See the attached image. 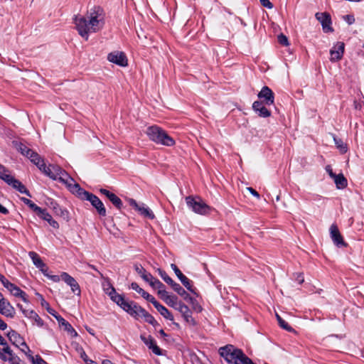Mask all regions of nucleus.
<instances>
[{
  "instance_id": "nucleus-1",
  "label": "nucleus",
  "mask_w": 364,
  "mask_h": 364,
  "mask_svg": "<svg viewBox=\"0 0 364 364\" xmlns=\"http://www.w3.org/2000/svg\"><path fill=\"white\" fill-rule=\"evenodd\" d=\"M105 13L99 6H94L87 11L85 16H75L73 22L79 35L87 41L90 33H97L105 26Z\"/></svg>"
},
{
  "instance_id": "nucleus-2",
  "label": "nucleus",
  "mask_w": 364,
  "mask_h": 364,
  "mask_svg": "<svg viewBox=\"0 0 364 364\" xmlns=\"http://www.w3.org/2000/svg\"><path fill=\"white\" fill-rule=\"evenodd\" d=\"M219 353L230 364H255L244 352L233 345H226L219 348Z\"/></svg>"
},
{
  "instance_id": "nucleus-3",
  "label": "nucleus",
  "mask_w": 364,
  "mask_h": 364,
  "mask_svg": "<svg viewBox=\"0 0 364 364\" xmlns=\"http://www.w3.org/2000/svg\"><path fill=\"white\" fill-rule=\"evenodd\" d=\"M145 133L151 141L157 144L171 146L175 144L173 139L166 131L156 125L147 127Z\"/></svg>"
},
{
  "instance_id": "nucleus-4",
  "label": "nucleus",
  "mask_w": 364,
  "mask_h": 364,
  "mask_svg": "<svg viewBox=\"0 0 364 364\" xmlns=\"http://www.w3.org/2000/svg\"><path fill=\"white\" fill-rule=\"evenodd\" d=\"M186 202L188 207L196 213L205 215L210 210V207L200 197L187 196Z\"/></svg>"
},
{
  "instance_id": "nucleus-5",
  "label": "nucleus",
  "mask_w": 364,
  "mask_h": 364,
  "mask_svg": "<svg viewBox=\"0 0 364 364\" xmlns=\"http://www.w3.org/2000/svg\"><path fill=\"white\" fill-rule=\"evenodd\" d=\"M134 269L141 277L148 282L152 288H164V284L158 279L154 277L151 274L147 272L141 265L136 264Z\"/></svg>"
},
{
  "instance_id": "nucleus-6",
  "label": "nucleus",
  "mask_w": 364,
  "mask_h": 364,
  "mask_svg": "<svg viewBox=\"0 0 364 364\" xmlns=\"http://www.w3.org/2000/svg\"><path fill=\"white\" fill-rule=\"evenodd\" d=\"M85 194L86 197L84 200L90 201L100 216H105L107 214L106 208L102 200L97 196L90 192Z\"/></svg>"
},
{
  "instance_id": "nucleus-7",
  "label": "nucleus",
  "mask_w": 364,
  "mask_h": 364,
  "mask_svg": "<svg viewBox=\"0 0 364 364\" xmlns=\"http://www.w3.org/2000/svg\"><path fill=\"white\" fill-rule=\"evenodd\" d=\"M0 314L9 318H14L16 314L15 309L11 303L4 298L0 292Z\"/></svg>"
},
{
  "instance_id": "nucleus-8",
  "label": "nucleus",
  "mask_w": 364,
  "mask_h": 364,
  "mask_svg": "<svg viewBox=\"0 0 364 364\" xmlns=\"http://www.w3.org/2000/svg\"><path fill=\"white\" fill-rule=\"evenodd\" d=\"M107 60L121 67H126L128 65L127 58L122 51L115 50L109 53L107 55Z\"/></svg>"
},
{
  "instance_id": "nucleus-9",
  "label": "nucleus",
  "mask_w": 364,
  "mask_h": 364,
  "mask_svg": "<svg viewBox=\"0 0 364 364\" xmlns=\"http://www.w3.org/2000/svg\"><path fill=\"white\" fill-rule=\"evenodd\" d=\"M171 267L183 285L191 293L196 294V288L193 287L192 282L181 272L176 264H171Z\"/></svg>"
},
{
  "instance_id": "nucleus-10",
  "label": "nucleus",
  "mask_w": 364,
  "mask_h": 364,
  "mask_svg": "<svg viewBox=\"0 0 364 364\" xmlns=\"http://www.w3.org/2000/svg\"><path fill=\"white\" fill-rule=\"evenodd\" d=\"M316 18L321 23L322 28L325 33L333 32V29L331 26V18L329 14L326 12L316 13Z\"/></svg>"
},
{
  "instance_id": "nucleus-11",
  "label": "nucleus",
  "mask_w": 364,
  "mask_h": 364,
  "mask_svg": "<svg viewBox=\"0 0 364 364\" xmlns=\"http://www.w3.org/2000/svg\"><path fill=\"white\" fill-rule=\"evenodd\" d=\"M331 238L333 243L338 247H346L347 244L344 242L338 228L336 224H332L329 229Z\"/></svg>"
},
{
  "instance_id": "nucleus-12",
  "label": "nucleus",
  "mask_w": 364,
  "mask_h": 364,
  "mask_svg": "<svg viewBox=\"0 0 364 364\" xmlns=\"http://www.w3.org/2000/svg\"><path fill=\"white\" fill-rule=\"evenodd\" d=\"M345 44L343 42H337L330 50L331 61L336 62L341 60L343 55Z\"/></svg>"
},
{
  "instance_id": "nucleus-13",
  "label": "nucleus",
  "mask_w": 364,
  "mask_h": 364,
  "mask_svg": "<svg viewBox=\"0 0 364 364\" xmlns=\"http://www.w3.org/2000/svg\"><path fill=\"white\" fill-rule=\"evenodd\" d=\"M122 309L127 312L130 316L138 319L139 318H140L141 315L140 310H143V308L139 306L134 301H128L126 304H124Z\"/></svg>"
},
{
  "instance_id": "nucleus-14",
  "label": "nucleus",
  "mask_w": 364,
  "mask_h": 364,
  "mask_svg": "<svg viewBox=\"0 0 364 364\" xmlns=\"http://www.w3.org/2000/svg\"><path fill=\"white\" fill-rule=\"evenodd\" d=\"M4 287L14 296L21 298L24 302H28L26 294L16 284L8 281Z\"/></svg>"
},
{
  "instance_id": "nucleus-15",
  "label": "nucleus",
  "mask_w": 364,
  "mask_h": 364,
  "mask_svg": "<svg viewBox=\"0 0 364 364\" xmlns=\"http://www.w3.org/2000/svg\"><path fill=\"white\" fill-rule=\"evenodd\" d=\"M61 279L63 280L71 288L72 291L77 294H80V288L77 281L68 274L67 272H63L60 274Z\"/></svg>"
},
{
  "instance_id": "nucleus-16",
  "label": "nucleus",
  "mask_w": 364,
  "mask_h": 364,
  "mask_svg": "<svg viewBox=\"0 0 364 364\" xmlns=\"http://www.w3.org/2000/svg\"><path fill=\"white\" fill-rule=\"evenodd\" d=\"M259 99H263L265 105H271L274 104V95L272 90L267 87L264 86L261 91L257 95Z\"/></svg>"
},
{
  "instance_id": "nucleus-17",
  "label": "nucleus",
  "mask_w": 364,
  "mask_h": 364,
  "mask_svg": "<svg viewBox=\"0 0 364 364\" xmlns=\"http://www.w3.org/2000/svg\"><path fill=\"white\" fill-rule=\"evenodd\" d=\"M140 338L144 343L151 350L154 354L157 355H162L161 349L156 345L155 340L151 336H146L141 335Z\"/></svg>"
},
{
  "instance_id": "nucleus-18",
  "label": "nucleus",
  "mask_w": 364,
  "mask_h": 364,
  "mask_svg": "<svg viewBox=\"0 0 364 364\" xmlns=\"http://www.w3.org/2000/svg\"><path fill=\"white\" fill-rule=\"evenodd\" d=\"M7 336L9 341L16 347L23 346L27 348V344L24 341L23 337L21 336L16 331L11 330L8 333Z\"/></svg>"
},
{
  "instance_id": "nucleus-19",
  "label": "nucleus",
  "mask_w": 364,
  "mask_h": 364,
  "mask_svg": "<svg viewBox=\"0 0 364 364\" xmlns=\"http://www.w3.org/2000/svg\"><path fill=\"white\" fill-rule=\"evenodd\" d=\"M183 316L184 320L192 325H195L196 322L192 317V312L190 309L183 303L179 305L176 309Z\"/></svg>"
},
{
  "instance_id": "nucleus-20",
  "label": "nucleus",
  "mask_w": 364,
  "mask_h": 364,
  "mask_svg": "<svg viewBox=\"0 0 364 364\" xmlns=\"http://www.w3.org/2000/svg\"><path fill=\"white\" fill-rule=\"evenodd\" d=\"M56 172V180L63 183L64 184H70V183H73L74 180L71 178L68 173L63 170L61 167L58 166V167L55 168V173Z\"/></svg>"
},
{
  "instance_id": "nucleus-21",
  "label": "nucleus",
  "mask_w": 364,
  "mask_h": 364,
  "mask_svg": "<svg viewBox=\"0 0 364 364\" xmlns=\"http://www.w3.org/2000/svg\"><path fill=\"white\" fill-rule=\"evenodd\" d=\"M252 109L259 117H268L271 115L270 111L266 108L261 101H255L252 105Z\"/></svg>"
},
{
  "instance_id": "nucleus-22",
  "label": "nucleus",
  "mask_w": 364,
  "mask_h": 364,
  "mask_svg": "<svg viewBox=\"0 0 364 364\" xmlns=\"http://www.w3.org/2000/svg\"><path fill=\"white\" fill-rule=\"evenodd\" d=\"M55 318L58 321L59 326L61 327H63L64 330L66 331L68 333H70L71 337H77V333L76 332V331L61 316H55Z\"/></svg>"
},
{
  "instance_id": "nucleus-23",
  "label": "nucleus",
  "mask_w": 364,
  "mask_h": 364,
  "mask_svg": "<svg viewBox=\"0 0 364 364\" xmlns=\"http://www.w3.org/2000/svg\"><path fill=\"white\" fill-rule=\"evenodd\" d=\"M36 215L41 219L47 221L53 228L56 229L59 228L58 222L53 219L52 216L46 209L41 208Z\"/></svg>"
},
{
  "instance_id": "nucleus-24",
  "label": "nucleus",
  "mask_w": 364,
  "mask_h": 364,
  "mask_svg": "<svg viewBox=\"0 0 364 364\" xmlns=\"http://www.w3.org/2000/svg\"><path fill=\"white\" fill-rule=\"evenodd\" d=\"M23 314L28 318L33 321V324L37 325L39 327L43 326V321L33 310H23Z\"/></svg>"
},
{
  "instance_id": "nucleus-25",
  "label": "nucleus",
  "mask_w": 364,
  "mask_h": 364,
  "mask_svg": "<svg viewBox=\"0 0 364 364\" xmlns=\"http://www.w3.org/2000/svg\"><path fill=\"white\" fill-rule=\"evenodd\" d=\"M66 186L73 193L77 194L82 200H84V198L86 197L85 193H89L88 191H86L82 188L75 181L73 183H70V184H67Z\"/></svg>"
},
{
  "instance_id": "nucleus-26",
  "label": "nucleus",
  "mask_w": 364,
  "mask_h": 364,
  "mask_svg": "<svg viewBox=\"0 0 364 364\" xmlns=\"http://www.w3.org/2000/svg\"><path fill=\"white\" fill-rule=\"evenodd\" d=\"M171 287L178 294L183 297L184 300L190 303L193 302L194 299L191 297L179 284L176 282Z\"/></svg>"
},
{
  "instance_id": "nucleus-27",
  "label": "nucleus",
  "mask_w": 364,
  "mask_h": 364,
  "mask_svg": "<svg viewBox=\"0 0 364 364\" xmlns=\"http://www.w3.org/2000/svg\"><path fill=\"white\" fill-rule=\"evenodd\" d=\"M28 255L32 259L33 264L44 273V268L46 267V264L42 261L39 255L35 252H29Z\"/></svg>"
},
{
  "instance_id": "nucleus-28",
  "label": "nucleus",
  "mask_w": 364,
  "mask_h": 364,
  "mask_svg": "<svg viewBox=\"0 0 364 364\" xmlns=\"http://www.w3.org/2000/svg\"><path fill=\"white\" fill-rule=\"evenodd\" d=\"M109 295L111 299L122 309H123L124 304H126L128 301L125 300L122 295L117 294L114 288H112V291L109 293Z\"/></svg>"
},
{
  "instance_id": "nucleus-29",
  "label": "nucleus",
  "mask_w": 364,
  "mask_h": 364,
  "mask_svg": "<svg viewBox=\"0 0 364 364\" xmlns=\"http://www.w3.org/2000/svg\"><path fill=\"white\" fill-rule=\"evenodd\" d=\"M3 350L4 353L9 355V362L10 364H25L24 362L19 358V357L13 353L9 346L3 348Z\"/></svg>"
},
{
  "instance_id": "nucleus-30",
  "label": "nucleus",
  "mask_w": 364,
  "mask_h": 364,
  "mask_svg": "<svg viewBox=\"0 0 364 364\" xmlns=\"http://www.w3.org/2000/svg\"><path fill=\"white\" fill-rule=\"evenodd\" d=\"M58 167L57 165H49L47 166L46 164L41 168V171L46 176H49L53 180H56V172L55 173V168Z\"/></svg>"
},
{
  "instance_id": "nucleus-31",
  "label": "nucleus",
  "mask_w": 364,
  "mask_h": 364,
  "mask_svg": "<svg viewBox=\"0 0 364 364\" xmlns=\"http://www.w3.org/2000/svg\"><path fill=\"white\" fill-rule=\"evenodd\" d=\"M32 163H33L37 167L41 170V168L45 164L43 159L40 156V155L33 151L31 154L28 157Z\"/></svg>"
},
{
  "instance_id": "nucleus-32",
  "label": "nucleus",
  "mask_w": 364,
  "mask_h": 364,
  "mask_svg": "<svg viewBox=\"0 0 364 364\" xmlns=\"http://www.w3.org/2000/svg\"><path fill=\"white\" fill-rule=\"evenodd\" d=\"M155 308L160 313V314L164 316L166 319L173 321V316L171 313L166 309L165 306L159 303L156 305Z\"/></svg>"
},
{
  "instance_id": "nucleus-33",
  "label": "nucleus",
  "mask_w": 364,
  "mask_h": 364,
  "mask_svg": "<svg viewBox=\"0 0 364 364\" xmlns=\"http://www.w3.org/2000/svg\"><path fill=\"white\" fill-rule=\"evenodd\" d=\"M333 179L338 189H343L348 185L347 180L342 173L336 175Z\"/></svg>"
},
{
  "instance_id": "nucleus-34",
  "label": "nucleus",
  "mask_w": 364,
  "mask_h": 364,
  "mask_svg": "<svg viewBox=\"0 0 364 364\" xmlns=\"http://www.w3.org/2000/svg\"><path fill=\"white\" fill-rule=\"evenodd\" d=\"M141 311V315L140 318H144V321L152 326H156L158 324L157 321L155 320V318L149 314L144 309Z\"/></svg>"
},
{
  "instance_id": "nucleus-35",
  "label": "nucleus",
  "mask_w": 364,
  "mask_h": 364,
  "mask_svg": "<svg viewBox=\"0 0 364 364\" xmlns=\"http://www.w3.org/2000/svg\"><path fill=\"white\" fill-rule=\"evenodd\" d=\"M108 199L118 210L122 208L123 203L122 200L114 193L111 194Z\"/></svg>"
},
{
  "instance_id": "nucleus-36",
  "label": "nucleus",
  "mask_w": 364,
  "mask_h": 364,
  "mask_svg": "<svg viewBox=\"0 0 364 364\" xmlns=\"http://www.w3.org/2000/svg\"><path fill=\"white\" fill-rule=\"evenodd\" d=\"M138 211L139 212V213L141 215H143L146 218H148L149 219H154V215L153 212L148 207L144 206V204H142L140 206Z\"/></svg>"
},
{
  "instance_id": "nucleus-37",
  "label": "nucleus",
  "mask_w": 364,
  "mask_h": 364,
  "mask_svg": "<svg viewBox=\"0 0 364 364\" xmlns=\"http://www.w3.org/2000/svg\"><path fill=\"white\" fill-rule=\"evenodd\" d=\"M166 304L169 306L174 308L176 309L182 302H178L177 300V297L176 296L170 295L168 297L165 299L164 301Z\"/></svg>"
},
{
  "instance_id": "nucleus-38",
  "label": "nucleus",
  "mask_w": 364,
  "mask_h": 364,
  "mask_svg": "<svg viewBox=\"0 0 364 364\" xmlns=\"http://www.w3.org/2000/svg\"><path fill=\"white\" fill-rule=\"evenodd\" d=\"M276 317L279 326L289 332H291L294 329L289 325V323L284 321L279 314H276Z\"/></svg>"
},
{
  "instance_id": "nucleus-39",
  "label": "nucleus",
  "mask_w": 364,
  "mask_h": 364,
  "mask_svg": "<svg viewBox=\"0 0 364 364\" xmlns=\"http://www.w3.org/2000/svg\"><path fill=\"white\" fill-rule=\"evenodd\" d=\"M28 358L32 364H48L39 355L33 356L32 354H28Z\"/></svg>"
},
{
  "instance_id": "nucleus-40",
  "label": "nucleus",
  "mask_w": 364,
  "mask_h": 364,
  "mask_svg": "<svg viewBox=\"0 0 364 364\" xmlns=\"http://www.w3.org/2000/svg\"><path fill=\"white\" fill-rule=\"evenodd\" d=\"M158 272L160 277L164 280L165 282H166L168 284H169L171 287L173 286V284L176 282L166 274V272L161 269H158Z\"/></svg>"
},
{
  "instance_id": "nucleus-41",
  "label": "nucleus",
  "mask_w": 364,
  "mask_h": 364,
  "mask_svg": "<svg viewBox=\"0 0 364 364\" xmlns=\"http://www.w3.org/2000/svg\"><path fill=\"white\" fill-rule=\"evenodd\" d=\"M333 140L336 147L340 150L341 153L344 154L347 151V146L341 139H338L334 136Z\"/></svg>"
},
{
  "instance_id": "nucleus-42",
  "label": "nucleus",
  "mask_w": 364,
  "mask_h": 364,
  "mask_svg": "<svg viewBox=\"0 0 364 364\" xmlns=\"http://www.w3.org/2000/svg\"><path fill=\"white\" fill-rule=\"evenodd\" d=\"M17 149L24 156L28 157L29 155L33 151L32 149L28 148L25 144L22 143H18L16 145Z\"/></svg>"
},
{
  "instance_id": "nucleus-43",
  "label": "nucleus",
  "mask_w": 364,
  "mask_h": 364,
  "mask_svg": "<svg viewBox=\"0 0 364 364\" xmlns=\"http://www.w3.org/2000/svg\"><path fill=\"white\" fill-rule=\"evenodd\" d=\"M21 200L27 205L33 211L37 214V213L40 210L41 208V207L38 206L36 204H35L32 200L26 198H21Z\"/></svg>"
},
{
  "instance_id": "nucleus-44",
  "label": "nucleus",
  "mask_w": 364,
  "mask_h": 364,
  "mask_svg": "<svg viewBox=\"0 0 364 364\" xmlns=\"http://www.w3.org/2000/svg\"><path fill=\"white\" fill-rule=\"evenodd\" d=\"M16 186H14V188L16 189L18 191H19L21 193H24L26 196L31 197L30 192L27 190L26 186L18 180V181H16Z\"/></svg>"
},
{
  "instance_id": "nucleus-45",
  "label": "nucleus",
  "mask_w": 364,
  "mask_h": 364,
  "mask_svg": "<svg viewBox=\"0 0 364 364\" xmlns=\"http://www.w3.org/2000/svg\"><path fill=\"white\" fill-rule=\"evenodd\" d=\"M16 186H14V188L16 189L18 191H19L21 193H24L26 196L31 197L30 192L27 190L26 186L18 180V181H16Z\"/></svg>"
},
{
  "instance_id": "nucleus-46",
  "label": "nucleus",
  "mask_w": 364,
  "mask_h": 364,
  "mask_svg": "<svg viewBox=\"0 0 364 364\" xmlns=\"http://www.w3.org/2000/svg\"><path fill=\"white\" fill-rule=\"evenodd\" d=\"M155 289H158V294L160 296V297L165 301V299L168 297L170 295L166 291L165 287L164 286V288H154Z\"/></svg>"
},
{
  "instance_id": "nucleus-47",
  "label": "nucleus",
  "mask_w": 364,
  "mask_h": 364,
  "mask_svg": "<svg viewBox=\"0 0 364 364\" xmlns=\"http://www.w3.org/2000/svg\"><path fill=\"white\" fill-rule=\"evenodd\" d=\"M278 42L282 46L289 45L288 38L282 33L278 36Z\"/></svg>"
},
{
  "instance_id": "nucleus-48",
  "label": "nucleus",
  "mask_w": 364,
  "mask_h": 364,
  "mask_svg": "<svg viewBox=\"0 0 364 364\" xmlns=\"http://www.w3.org/2000/svg\"><path fill=\"white\" fill-rule=\"evenodd\" d=\"M131 289L138 292L139 294H141V292H144V290L141 288L137 283L132 282L130 286Z\"/></svg>"
},
{
  "instance_id": "nucleus-49",
  "label": "nucleus",
  "mask_w": 364,
  "mask_h": 364,
  "mask_svg": "<svg viewBox=\"0 0 364 364\" xmlns=\"http://www.w3.org/2000/svg\"><path fill=\"white\" fill-rule=\"evenodd\" d=\"M75 349L77 351V353L80 354V356L82 360H84L85 358H86L87 357V354L85 353V352L83 350L82 346H80L77 345Z\"/></svg>"
},
{
  "instance_id": "nucleus-50",
  "label": "nucleus",
  "mask_w": 364,
  "mask_h": 364,
  "mask_svg": "<svg viewBox=\"0 0 364 364\" xmlns=\"http://www.w3.org/2000/svg\"><path fill=\"white\" fill-rule=\"evenodd\" d=\"M262 6L267 9H272L273 4L269 0H259Z\"/></svg>"
},
{
  "instance_id": "nucleus-51",
  "label": "nucleus",
  "mask_w": 364,
  "mask_h": 364,
  "mask_svg": "<svg viewBox=\"0 0 364 364\" xmlns=\"http://www.w3.org/2000/svg\"><path fill=\"white\" fill-rule=\"evenodd\" d=\"M146 300L151 302L154 305V307L156 306V305H157L159 303L156 300V299L153 296H151L149 294L148 296H146Z\"/></svg>"
},
{
  "instance_id": "nucleus-52",
  "label": "nucleus",
  "mask_w": 364,
  "mask_h": 364,
  "mask_svg": "<svg viewBox=\"0 0 364 364\" xmlns=\"http://www.w3.org/2000/svg\"><path fill=\"white\" fill-rule=\"evenodd\" d=\"M44 274L46 276H47L49 279H50L54 282H58L61 279L60 276H58V275H48L45 273H44Z\"/></svg>"
},
{
  "instance_id": "nucleus-53",
  "label": "nucleus",
  "mask_w": 364,
  "mask_h": 364,
  "mask_svg": "<svg viewBox=\"0 0 364 364\" xmlns=\"http://www.w3.org/2000/svg\"><path fill=\"white\" fill-rule=\"evenodd\" d=\"M344 18L349 25L353 24L355 22V18L352 15H346L344 16Z\"/></svg>"
},
{
  "instance_id": "nucleus-54",
  "label": "nucleus",
  "mask_w": 364,
  "mask_h": 364,
  "mask_svg": "<svg viewBox=\"0 0 364 364\" xmlns=\"http://www.w3.org/2000/svg\"><path fill=\"white\" fill-rule=\"evenodd\" d=\"M129 205L132 206L135 210L138 211L139 208H140V205H139L136 201L134 199H129Z\"/></svg>"
},
{
  "instance_id": "nucleus-55",
  "label": "nucleus",
  "mask_w": 364,
  "mask_h": 364,
  "mask_svg": "<svg viewBox=\"0 0 364 364\" xmlns=\"http://www.w3.org/2000/svg\"><path fill=\"white\" fill-rule=\"evenodd\" d=\"M38 296L41 299V304L43 307H45L47 309V307H50L49 304L44 299L41 294H38Z\"/></svg>"
},
{
  "instance_id": "nucleus-56",
  "label": "nucleus",
  "mask_w": 364,
  "mask_h": 364,
  "mask_svg": "<svg viewBox=\"0 0 364 364\" xmlns=\"http://www.w3.org/2000/svg\"><path fill=\"white\" fill-rule=\"evenodd\" d=\"M247 190L252 195L254 196L255 197H256L257 198H260V196L258 192H257L254 188H252V187H248L247 188Z\"/></svg>"
},
{
  "instance_id": "nucleus-57",
  "label": "nucleus",
  "mask_w": 364,
  "mask_h": 364,
  "mask_svg": "<svg viewBox=\"0 0 364 364\" xmlns=\"http://www.w3.org/2000/svg\"><path fill=\"white\" fill-rule=\"evenodd\" d=\"M9 170H7L4 166L0 164V178H2L6 174L9 173Z\"/></svg>"
},
{
  "instance_id": "nucleus-58",
  "label": "nucleus",
  "mask_w": 364,
  "mask_h": 364,
  "mask_svg": "<svg viewBox=\"0 0 364 364\" xmlns=\"http://www.w3.org/2000/svg\"><path fill=\"white\" fill-rule=\"evenodd\" d=\"M100 193L104 196H105L107 198L111 196V194L112 193V192H110L109 191L105 189V188H100Z\"/></svg>"
},
{
  "instance_id": "nucleus-59",
  "label": "nucleus",
  "mask_w": 364,
  "mask_h": 364,
  "mask_svg": "<svg viewBox=\"0 0 364 364\" xmlns=\"http://www.w3.org/2000/svg\"><path fill=\"white\" fill-rule=\"evenodd\" d=\"M326 171L328 173V175L331 176V178H333L336 176V173L333 172V170L331 167V166H326Z\"/></svg>"
},
{
  "instance_id": "nucleus-60",
  "label": "nucleus",
  "mask_w": 364,
  "mask_h": 364,
  "mask_svg": "<svg viewBox=\"0 0 364 364\" xmlns=\"http://www.w3.org/2000/svg\"><path fill=\"white\" fill-rule=\"evenodd\" d=\"M0 358L4 361H9V355L4 352L3 348L0 351Z\"/></svg>"
},
{
  "instance_id": "nucleus-61",
  "label": "nucleus",
  "mask_w": 364,
  "mask_h": 364,
  "mask_svg": "<svg viewBox=\"0 0 364 364\" xmlns=\"http://www.w3.org/2000/svg\"><path fill=\"white\" fill-rule=\"evenodd\" d=\"M16 181H18L13 176L10 178L9 181H6V183L14 188L16 186Z\"/></svg>"
},
{
  "instance_id": "nucleus-62",
  "label": "nucleus",
  "mask_w": 364,
  "mask_h": 364,
  "mask_svg": "<svg viewBox=\"0 0 364 364\" xmlns=\"http://www.w3.org/2000/svg\"><path fill=\"white\" fill-rule=\"evenodd\" d=\"M20 350L25 353V355L28 357V354H32L31 350H30L29 347L27 346V348L21 346Z\"/></svg>"
},
{
  "instance_id": "nucleus-63",
  "label": "nucleus",
  "mask_w": 364,
  "mask_h": 364,
  "mask_svg": "<svg viewBox=\"0 0 364 364\" xmlns=\"http://www.w3.org/2000/svg\"><path fill=\"white\" fill-rule=\"evenodd\" d=\"M46 310H47V311H48L50 314H51L52 316H53L55 318V316H59V315L56 313V311H55V310H53V309H51L50 307H47V309H46Z\"/></svg>"
},
{
  "instance_id": "nucleus-64",
  "label": "nucleus",
  "mask_w": 364,
  "mask_h": 364,
  "mask_svg": "<svg viewBox=\"0 0 364 364\" xmlns=\"http://www.w3.org/2000/svg\"><path fill=\"white\" fill-rule=\"evenodd\" d=\"M296 279L299 284H302L304 281V277L301 274H297Z\"/></svg>"
}]
</instances>
